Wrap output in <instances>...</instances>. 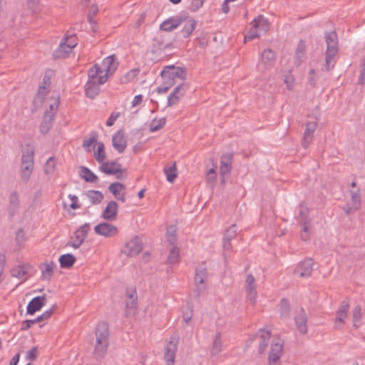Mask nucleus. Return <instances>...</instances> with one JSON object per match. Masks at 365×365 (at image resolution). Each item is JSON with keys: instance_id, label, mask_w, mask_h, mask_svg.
<instances>
[{"instance_id": "59", "label": "nucleus", "mask_w": 365, "mask_h": 365, "mask_svg": "<svg viewBox=\"0 0 365 365\" xmlns=\"http://www.w3.org/2000/svg\"><path fill=\"white\" fill-rule=\"evenodd\" d=\"M120 115V112H113L106 120V125L108 127L112 126Z\"/></svg>"}, {"instance_id": "39", "label": "nucleus", "mask_w": 365, "mask_h": 365, "mask_svg": "<svg viewBox=\"0 0 365 365\" xmlns=\"http://www.w3.org/2000/svg\"><path fill=\"white\" fill-rule=\"evenodd\" d=\"M166 123V118L163 117L160 119L154 118L149 124V130L150 132H156L163 128Z\"/></svg>"}, {"instance_id": "12", "label": "nucleus", "mask_w": 365, "mask_h": 365, "mask_svg": "<svg viewBox=\"0 0 365 365\" xmlns=\"http://www.w3.org/2000/svg\"><path fill=\"white\" fill-rule=\"evenodd\" d=\"M294 319L297 330L302 334H306L307 333V316L302 307L295 311Z\"/></svg>"}, {"instance_id": "19", "label": "nucleus", "mask_w": 365, "mask_h": 365, "mask_svg": "<svg viewBox=\"0 0 365 365\" xmlns=\"http://www.w3.org/2000/svg\"><path fill=\"white\" fill-rule=\"evenodd\" d=\"M112 144L113 148L119 153H122L127 147V140L123 132L118 130L112 138Z\"/></svg>"}, {"instance_id": "57", "label": "nucleus", "mask_w": 365, "mask_h": 365, "mask_svg": "<svg viewBox=\"0 0 365 365\" xmlns=\"http://www.w3.org/2000/svg\"><path fill=\"white\" fill-rule=\"evenodd\" d=\"M40 322L38 317H37L34 319H30V320H24L22 322V327L21 328V330L26 331L28 330L32 324H34L36 323Z\"/></svg>"}, {"instance_id": "42", "label": "nucleus", "mask_w": 365, "mask_h": 365, "mask_svg": "<svg viewBox=\"0 0 365 365\" xmlns=\"http://www.w3.org/2000/svg\"><path fill=\"white\" fill-rule=\"evenodd\" d=\"M299 224L302 227L301 239L304 241H307L310 237V220L305 218L304 221L300 222Z\"/></svg>"}, {"instance_id": "52", "label": "nucleus", "mask_w": 365, "mask_h": 365, "mask_svg": "<svg viewBox=\"0 0 365 365\" xmlns=\"http://www.w3.org/2000/svg\"><path fill=\"white\" fill-rule=\"evenodd\" d=\"M11 273L12 277L21 279L27 274V272L24 266H19L14 268Z\"/></svg>"}, {"instance_id": "41", "label": "nucleus", "mask_w": 365, "mask_h": 365, "mask_svg": "<svg viewBox=\"0 0 365 365\" xmlns=\"http://www.w3.org/2000/svg\"><path fill=\"white\" fill-rule=\"evenodd\" d=\"M167 240L170 245H175L178 240L177 227L175 225H170L166 232Z\"/></svg>"}, {"instance_id": "20", "label": "nucleus", "mask_w": 365, "mask_h": 365, "mask_svg": "<svg viewBox=\"0 0 365 365\" xmlns=\"http://www.w3.org/2000/svg\"><path fill=\"white\" fill-rule=\"evenodd\" d=\"M181 15L174 16L163 21L160 25L161 31L170 32L181 26Z\"/></svg>"}, {"instance_id": "23", "label": "nucleus", "mask_w": 365, "mask_h": 365, "mask_svg": "<svg viewBox=\"0 0 365 365\" xmlns=\"http://www.w3.org/2000/svg\"><path fill=\"white\" fill-rule=\"evenodd\" d=\"M270 337V332L264 329H260L255 336V338L259 341L258 351L259 354H262L264 351L269 344Z\"/></svg>"}, {"instance_id": "22", "label": "nucleus", "mask_w": 365, "mask_h": 365, "mask_svg": "<svg viewBox=\"0 0 365 365\" xmlns=\"http://www.w3.org/2000/svg\"><path fill=\"white\" fill-rule=\"evenodd\" d=\"M77 42L73 36L66 35L63 39V41L60 43L58 53L64 56L71 52L72 49L76 46Z\"/></svg>"}, {"instance_id": "29", "label": "nucleus", "mask_w": 365, "mask_h": 365, "mask_svg": "<svg viewBox=\"0 0 365 365\" xmlns=\"http://www.w3.org/2000/svg\"><path fill=\"white\" fill-rule=\"evenodd\" d=\"M232 155L230 154L222 155L220 160V174L224 181L225 176L230 172L232 168Z\"/></svg>"}, {"instance_id": "46", "label": "nucleus", "mask_w": 365, "mask_h": 365, "mask_svg": "<svg viewBox=\"0 0 365 365\" xmlns=\"http://www.w3.org/2000/svg\"><path fill=\"white\" fill-rule=\"evenodd\" d=\"M125 185L119 182H115L111 183L109 187V191L115 196V197H118L120 193L121 190H125Z\"/></svg>"}, {"instance_id": "31", "label": "nucleus", "mask_w": 365, "mask_h": 365, "mask_svg": "<svg viewBox=\"0 0 365 365\" xmlns=\"http://www.w3.org/2000/svg\"><path fill=\"white\" fill-rule=\"evenodd\" d=\"M306 46L305 42L302 40L299 41L294 56V64L299 66L305 60Z\"/></svg>"}, {"instance_id": "7", "label": "nucleus", "mask_w": 365, "mask_h": 365, "mask_svg": "<svg viewBox=\"0 0 365 365\" xmlns=\"http://www.w3.org/2000/svg\"><path fill=\"white\" fill-rule=\"evenodd\" d=\"M207 269L204 266H200L196 268L195 275V293L197 297H200L206 289L205 282L207 279Z\"/></svg>"}, {"instance_id": "5", "label": "nucleus", "mask_w": 365, "mask_h": 365, "mask_svg": "<svg viewBox=\"0 0 365 365\" xmlns=\"http://www.w3.org/2000/svg\"><path fill=\"white\" fill-rule=\"evenodd\" d=\"M161 77L163 81L174 86L178 80H184L186 77L185 71L181 67L174 66H166L161 71Z\"/></svg>"}, {"instance_id": "60", "label": "nucleus", "mask_w": 365, "mask_h": 365, "mask_svg": "<svg viewBox=\"0 0 365 365\" xmlns=\"http://www.w3.org/2000/svg\"><path fill=\"white\" fill-rule=\"evenodd\" d=\"M216 176L217 173L215 171V168H210L206 174V179L208 182L212 183L215 180Z\"/></svg>"}, {"instance_id": "16", "label": "nucleus", "mask_w": 365, "mask_h": 365, "mask_svg": "<svg viewBox=\"0 0 365 365\" xmlns=\"http://www.w3.org/2000/svg\"><path fill=\"white\" fill-rule=\"evenodd\" d=\"M317 126V120H309L306 124V129L303 135L302 145L307 148L313 140L314 133Z\"/></svg>"}, {"instance_id": "63", "label": "nucleus", "mask_w": 365, "mask_h": 365, "mask_svg": "<svg viewBox=\"0 0 365 365\" xmlns=\"http://www.w3.org/2000/svg\"><path fill=\"white\" fill-rule=\"evenodd\" d=\"M126 299H137L138 295L135 288H130L126 289Z\"/></svg>"}, {"instance_id": "27", "label": "nucleus", "mask_w": 365, "mask_h": 365, "mask_svg": "<svg viewBox=\"0 0 365 365\" xmlns=\"http://www.w3.org/2000/svg\"><path fill=\"white\" fill-rule=\"evenodd\" d=\"M109 342L101 340H96L93 354L97 360L103 359L107 352Z\"/></svg>"}, {"instance_id": "13", "label": "nucleus", "mask_w": 365, "mask_h": 365, "mask_svg": "<svg viewBox=\"0 0 365 365\" xmlns=\"http://www.w3.org/2000/svg\"><path fill=\"white\" fill-rule=\"evenodd\" d=\"M187 88L188 86L185 83L178 84L168 96V106L170 107L176 105L179 102L180 99L184 96Z\"/></svg>"}, {"instance_id": "61", "label": "nucleus", "mask_w": 365, "mask_h": 365, "mask_svg": "<svg viewBox=\"0 0 365 365\" xmlns=\"http://www.w3.org/2000/svg\"><path fill=\"white\" fill-rule=\"evenodd\" d=\"M284 82L286 84V86L289 90H292L293 88L294 83V78L293 76H292V75L286 76L284 78Z\"/></svg>"}, {"instance_id": "25", "label": "nucleus", "mask_w": 365, "mask_h": 365, "mask_svg": "<svg viewBox=\"0 0 365 365\" xmlns=\"http://www.w3.org/2000/svg\"><path fill=\"white\" fill-rule=\"evenodd\" d=\"M56 266V263L53 261L42 263L39 266V269L41 271V279L42 280H50L54 274V268Z\"/></svg>"}, {"instance_id": "9", "label": "nucleus", "mask_w": 365, "mask_h": 365, "mask_svg": "<svg viewBox=\"0 0 365 365\" xmlns=\"http://www.w3.org/2000/svg\"><path fill=\"white\" fill-rule=\"evenodd\" d=\"M283 346L284 343L281 339L272 341L268 356L269 365H274L279 361L282 355Z\"/></svg>"}, {"instance_id": "35", "label": "nucleus", "mask_w": 365, "mask_h": 365, "mask_svg": "<svg viewBox=\"0 0 365 365\" xmlns=\"http://www.w3.org/2000/svg\"><path fill=\"white\" fill-rule=\"evenodd\" d=\"M80 175L85 181L88 182H95L98 180V177L89 168L81 166L80 168Z\"/></svg>"}, {"instance_id": "28", "label": "nucleus", "mask_w": 365, "mask_h": 365, "mask_svg": "<svg viewBox=\"0 0 365 365\" xmlns=\"http://www.w3.org/2000/svg\"><path fill=\"white\" fill-rule=\"evenodd\" d=\"M96 340L108 341L109 330L108 324L105 322H99L96 327Z\"/></svg>"}, {"instance_id": "36", "label": "nucleus", "mask_w": 365, "mask_h": 365, "mask_svg": "<svg viewBox=\"0 0 365 365\" xmlns=\"http://www.w3.org/2000/svg\"><path fill=\"white\" fill-rule=\"evenodd\" d=\"M59 263L61 268H70L76 262V258L72 254H64L60 256Z\"/></svg>"}, {"instance_id": "49", "label": "nucleus", "mask_w": 365, "mask_h": 365, "mask_svg": "<svg viewBox=\"0 0 365 365\" xmlns=\"http://www.w3.org/2000/svg\"><path fill=\"white\" fill-rule=\"evenodd\" d=\"M361 307L359 306H356L354 308L353 310V324L356 327H359L361 325Z\"/></svg>"}, {"instance_id": "17", "label": "nucleus", "mask_w": 365, "mask_h": 365, "mask_svg": "<svg viewBox=\"0 0 365 365\" xmlns=\"http://www.w3.org/2000/svg\"><path fill=\"white\" fill-rule=\"evenodd\" d=\"M20 209L19 195L17 192H12L9 197V205L7 211L9 212V218H13L18 214Z\"/></svg>"}, {"instance_id": "55", "label": "nucleus", "mask_w": 365, "mask_h": 365, "mask_svg": "<svg viewBox=\"0 0 365 365\" xmlns=\"http://www.w3.org/2000/svg\"><path fill=\"white\" fill-rule=\"evenodd\" d=\"M55 308H56V305L53 304L51 308L45 311L41 315L38 316L39 321L41 322V321L46 320L48 318H50L51 317V315L53 314Z\"/></svg>"}, {"instance_id": "15", "label": "nucleus", "mask_w": 365, "mask_h": 365, "mask_svg": "<svg viewBox=\"0 0 365 365\" xmlns=\"http://www.w3.org/2000/svg\"><path fill=\"white\" fill-rule=\"evenodd\" d=\"M94 231L96 234L106 237H113L118 234V228L107 222H103L97 225L94 227Z\"/></svg>"}, {"instance_id": "62", "label": "nucleus", "mask_w": 365, "mask_h": 365, "mask_svg": "<svg viewBox=\"0 0 365 365\" xmlns=\"http://www.w3.org/2000/svg\"><path fill=\"white\" fill-rule=\"evenodd\" d=\"M171 87H172V86H171V84H170V83H169V84H168V83H166V82H165V81H163V82L162 85H160V86H158V87L157 88V89H156V90H157V92H158V93H167V92L168 91V90H169Z\"/></svg>"}, {"instance_id": "14", "label": "nucleus", "mask_w": 365, "mask_h": 365, "mask_svg": "<svg viewBox=\"0 0 365 365\" xmlns=\"http://www.w3.org/2000/svg\"><path fill=\"white\" fill-rule=\"evenodd\" d=\"M178 349V341L173 338L165 346L164 359L166 365H174L175 354Z\"/></svg>"}, {"instance_id": "45", "label": "nucleus", "mask_w": 365, "mask_h": 365, "mask_svg": "<svg viewBox=\"0 0 365 365\" xmlns=\"http://www.w3.org/2000/svg\"><path fill=\"white\" fill-rule=\"evenodd\" d=\"M98 149L94 153V157L96 160L98 162L102 163L104 162L106 159V152H105V148L104 144L102 142L98 143Z\"/></svg>"}, {"instance_id": "34", "label": "nucleus", "mask_w": 365, "mask_h": 365, "mask_svg": "<svg viewBox=\"0 0 365 365\" xmlns=\"http://www.w3.org/2000/svg\"><path fill=\"white\" fill-rule=\"evenodd\" d=\"M351 195V205L354 210H359L361 204V197L360 194L359 187H356L354 190L349 191Z\"/></svg>"}, {"instance_id": "54", "label": "nucleus", "mask_w": 365, "mask_h": 365, "mask_svg": "<svg viewBox=\"0 0 365 365\" xmlns=\"http://www.w3.org/2000/svg\"><path fill=\"white\" fill-rule=\"evenodd\" d=\"M205 0H192L189 9L191 11H197L201 8Z\"/></svg>"}, {"instance_id": "21", "label": "nucleus", "mask_w": 365, "mask_h": 365, "mask_svg": "<svg viewBox=\"0 0 365 365\" xmlns=\"http://www.w3.org/2000/svg\"><path fill=\"white\" fill-rule=\"evenodd\" d=\"M46 304L45 296H38L33 298L28 304L26 307L27 314L32 315L36 312L41 310V309Z\"/></svg>"}, {"instance_id": "1", "label": "nucleus", "mask_w": 365, "mask_h": 365, "mask_svg": "<svg viewBox=\"0 0 365 365\" xmlns=\"http://www.w3.org/2000/svg\"><path fill=\"white\" fill-rule=\"evenodd\" d=\"M118 63L115 55L105 58L101 64L96 63L88 71V80H93L98 83H105L112 76Z\"/></svg>"}, {"instance_id": "18", "label": "nucleus", "mask_w": 365, "mask_h": 365, "mask_svg": "<svg viewBox=\"0 0 365 365\" xmlns=\"http://www.w3.org/2000/svg\"><path fill=\"white\" fill-rule=\"evenodd\" d=\"M313 264L312 259H306L298 264L294 270V273L300 277H308L312 274Z\"/></svg>"}, {"instance_id": "26", "label": "nucleus", "mask_w": 365, "mask_h": 365, "mask_svg": "<svg viewBox=\"0 0 365 365\" xmlns=\"http://www.w3.org/2000/svg\"><path fill=\"white\" fill-rule=\"evenodd\" d=\"M100 170L107 175H115L120 173L121 165L115 161L103 162Z\"/></svg>"}, {"instance_id": "64", "label": "nucleus", "mask_w": 365, "mask_h": 365, "mask_svg": "<svg viewBox=\"0 0 365 365\" xmlns=\"http://www.w3.org/2000/svg\"><path fill=\"white\" fill-rule=\"evenodd\" d=\"M37 357V348L34 347L31 349L26 356V359L29 361H34Z\"/></svg>"}, {"instance_id": "47", "label": "nucleus", "mask_w": 365, "mask_h": 365, "mask_svg": "<svg viewBox=\"0 0 365 365\" xmlns=\"http://www.w3.org/2000/svg\"><path fill=\"white\" fill-rule=\"evenodd\" d=\"M165 173L166 175L167 180L170 182H173L177 177V168L174 164L170 168H165Z\"/></svg>"}, {"instance_id": "11", "label": "nucleus", "mask_w": 365, "mask_h": 365, "mask_svg": "<svg viewBox=\"0 0 365 365\" xmlns=\"http://www.w3.org/2000/svg\"><path fill=\"white\" fill-rule=\"evenodd\" d=\"M180 19L182 25L180 34L183 38H188L196 28L197 21L187 14H181Z\"/></svg>"}, {"instance_id": "43", "label": "nucleus", "mask_w": 365, "mask_h": 365, "mask_svg": "<svg viewBox=\"0 0 365 365\" xmlns=\"http://www.w3.org/2000/svg\"><path fill=\"white\" fill-rule=\"evenodd\" d=\"M180 257V249L178 247H173L169 253L167 262L170 264L178 263Z\"/></svg>"}, {"instance_id": "8", "label": "nucleus", "mask_w": 365, "mask_h": 365, "mask_svg": "<svg viewBox=\"0 0 365 365\" xmlns=\"http://www.w3.org/2000/svg\"><path fill=\"white\" fill-rule=\"evenodd\" d=\"M269 24L264 16L259 15L257 18L252 20V39L258 38L268 31Z\"/></svg>"}, {"instance_id": "48", "label": "nucleus", "mask_w": 365, "mask_h": 365, "mask_svg": "<svg viewBox=\"0 0 365 365\" xmlns=\"http://www.w3.org/2000/svg\"><path fill=\"white\" fill-rule=\"evenodd\" d=\"M289 303L287 299H282L280 302V314L282 317H288L289 315Z\"/></svg>"}, {"instance_id": "50", "label": "nucleus", "mask_w": 365, "mask_h": 365, "mask_svg": "<svg viewBox=\"0 0 365 365\" xmlns=\"http://www.w3.org/2000/svg\"><path fill=\"white\" fill-rule=\"evenodd\" d=\"M237 228L235 225L230 226L225 232L223 239L232 240L237 235Z\"/></svg>"}, {"instance_id": "33", "label": "nucleus", "mask_w": 365, "mask_h": 365, "mask_svg": "<svg viewBox=\"0 0 365 365\" xmlns=\"http://www.w3.org/2000/svg\"><path fill=\"white\" fill-rule=\"evenodd\" d=\"M275 54L269 48L265 49L261 54V62L265 67H269L275 63Z\"/></svg>"}, {"instance_id": "4", "label": "nucleus", "mask_w": 365, "mask_h": 365, "mask_svg": "<svg viewBox=\"0 0 365 365\" xmlns=\"http://www.w3.org/2000/svg\"><path fill=\"white\" fill-rule=\"evenodd\" d=\"M51 101L52 102L49 104L48 108L46 110L41 124L40 130L43 134L47 133L52 126L58 110L60 97L59 96L52 97Z\"/></svg>"}, {"instance_id": "10", "label": "nucleus", "mask_w": 365, "mask_h": 365, "mask_svg": "<svg viewBox=\"0 0 365 365\" xmlns=\"http://www.w3.org/2000/svg\"><path fill=\"white\" fill-rule=\"evenodd\" d=\"M143 250V243L138 237H133L124 247L123 253L129 257L138 255Z\"/></svg>"}, {"instance_id": "3", "label": "nucleus", "mask_w": 365, "mask_h": 365, "mask_svg": "<svg viewBox=\"0 0 365 365\" xmlns=\"http://www.w3.org/2000/svg\"><path fill=\"white\" fill-rule=\"evenodd\" d=\"M34 149L28 145L23 151L21 155V165L20 168V176L23 182H27L31 176L34 165Z\"/></svg>"}, {"instance_id": "40", "label": "nucleus", "mask_w": 365, "mask_h": 365, "mask_svg": "<svg viewBox=\"0 0 365 365\" xmlns=\"http://www.w3.org/2000/svg\"><path fill=\"white\" fill-rule=\"evenodd\" d=\"M87 197L92 204H100L103 199V193L98 190H88Z\"/></svg>"}, {"instance_id": "38", "label": "nucleus", "mask_w": 365, "mask_h": 365, "mask_svg": "<svg viewBox=\"0 0 365 365\" xmlns=\"http://www.w3.org/2000/svg\"><path fill=\"white\" fill-rule=\"evenodd\" d=\"M222 342L221 340V333L217 331L214 339L211 354L212 356H217L222 351Z\"/></svg>"}, {"instance_id": "37", "label": "nucleus", "mask_w": 365, "mask_h": 365, "mask_svg": "<svg viewBox=\"0 0 365 365\" xmlns=\"http://www.w3.org/2000/svg\"><path fill=\"white\" fill-rule=\"evenodd\" d=\"M98 133L96 131H92L90 133L88 138H84L82 146L86 152L90 153L91 151V146L93 144H98Z\"/></svg>"}, {"instance_id": "53", "label": "nucleus", "mask_w": 365, "mask_h": 365, "mask_svg": "<svg viewBox=\"0 0 365 365\" xmlns=\"http://www.w3.org/2000/svg\"><path fill=\"white\" fill-rule=\"evenodd\" d=\"M16 240L19 245L24 244L26 241V235L22 228L17 230L16 234Z\"/></svg>"}, {"instance_id": "2", "label": "nucleus", "mask_w": 365, "mask_h": 365, "mask_svg": "<svg viewBox=\"0 0 365 365\" xmlns=\"http://www.w3.org/2000/svg\"><path fill=\"white\" fill-rule=\"evenodd\" d=\"M325 40L327 43L326 50V69L329 71L335 65L334 56L338 52V36L335 31L327 32L325 34Z\"/></svg>"}, {"instance_id": "44", "label": "nucleus", "mask_w": 365, "mask_h": 365, "mask_svg": "<svg viewBox=\"0 0 365 365\" xmlns=\"http://www.w3.org/2000/svg\"><path fill=\"white\" fill-rule=\"evenodd\" d=\"M56 163L54 157L49 158L45 165H44V173L47 175H53L56 171Z\"/></svg>"}, {"instance_id": "56", "label": "nucleus", "mask_w": 365, "mask_h": 365, "mask_svg": "<svg viewBox=\"0 0 365 365\" xmlns=\"http://www.w3.org/2000/svg\"><path fill=\"white\" fill-rule=\"evenodd\" d=\"M192 317V309L189 306H187L183 310L182 319L185 323H188Z\"/></svg>"}, {"instance_id": "6", "label": "nucleus", "mask_w": 365, "mask_h": 365, "mask_svg": "<svg viewBox=\"0 0 365 365\" xmlns=\"http://www.w3.org/2000/svg\"><path fill=\"white\" fill-rule=\"evenodd\" d=\"M91 230L90 224L85 223L80 226L73 233V235L71 237L70 241L68 242L66 246L78 249L84 242L87 237L88 233Z\"/></svg>"}, {"instance_id": "24", "label": "nucleus", "mask_w": 365, "mask_h": 365, "mask_svg": "<svg viewBox=\"0 0 365 365\" xmlns=\"http://www.w3.org/2000/svg\"><path fill=\"white\" fill-rule=\"evenodd\" d=\"M118 210V203L115 201L111 200L107 204L102 214V217L105 220L112 221L116 218Z\"/></svg>"}, {"instance_id": "51", "label": "nucleus", "mask_w": 365, "mask_h": 365, "mask_svg": "<svg viewBox=\"0 0 365 365\" xmlns=\"http://www.w3.org/2000/svg\"><path fill=\"white\" fill-rule=\"evenodd\" d=\"M48 93V88L47 86H42V85L40 86L38 89V92H37V95L35 98V101L39 100V101L41 103H42L43 101V100L45 99Z\"/></svg>"}, {"instance_id": "58", "label": "nucleus", "mask_w": 365, "mask_h": 365, "mask_svg": "<svg viewBox=\"0 0 365 365\" xmlns=\"http://www.w3.org/2000/svg\"><path fill=\"white\" fill-rule=\"evenodd\" d=\"M137 308V299H126L125 300V309L127 312L130 311H135Z\"/></svg>"}, {"instance_id": "30", "label": "nucleus", "mask_w": 365, "mask_h": 365, "mask_svg": "<svg viewBox=\"0 0 365 365\" xmlns=\"http://www.w3.org/2000/svg\"><path fill=\"white\" fill-rule=\"evenodd\" d=\"M103 83H98L93 80H88L85 85L86 95L90 98H94L98 95L101 88L100 86Z\"/></svg>"}, {"instance_id": "32", "label": "nucleus", "mask_w": 365, "mask_h": 365, "mask_svg": "<svg viewBox=\"0 0 365 365\" xmlns=\"http://www.w3.org/2000/svg\"><path fill=\"white\" fill-rule=\"evenodd\" d=\"M349 308V302L343 301L338 311L336 312L335 324L337 323H344V319L347 317V314Z\"/></svg>"}]
</instances>
